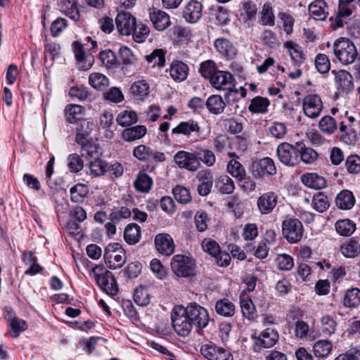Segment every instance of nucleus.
I'll return each instance as SVG.
<instances>
[{"mask_svg":"<svg viewBox=\"0 0 360 360\" xmlns=\"http://www.w3.org/2000/svg\"><path fill=\"white\" fill-rule=\"evenodd\" d=\"M171 318L174 330L182 337L188 336L193 327L197 331L205 328L210 321L207 310L196 302L175 307Z\"/></svg>","mask_w":360,"mask_h":360,"instance_id":"nucleus-1","label":"nucleus"},{"mask_svg":"<svg viewBox=\"0 0 360 360\" xmlns=\"http://www.w3.org/2000/svg\"><path fill=\"white\" fill-rule=\"evenodd\" d=\"M333 53L337 59L345 65L352 64L358 54L354 44L344 37L335 40L333 44Z\"/></svg>","mask_w":360,"mask_h":360,"instance_id":"nucleus-2","label":"nucleus"},{"mask_svg":"<svg viewBox=\"0 0 360 360\" xmlns=\"http://www.w3.org/2000/svg\"><path fill=\"white\" fill-rule=\"evenodd\" d=\"M282 233L289 243H297L303 236L302 223L295 217L287 216L282 222Z\"/></svg>","mask_w":360,"mask_h":360,"instance_id":"nucleus-3","label":"nucleus"},{"mask_svg":"<svg viewBox=\"0 0 360 360\" xmlns=\"http://www.w3.org/2000/svg\"><path fill=\"white\" fill-rule=\"evenodd\" d=\"M172 134H182L187 137L192 143L205 140L207 136L204 134L198 123L194 120L181 122L172 130Z\"/></svg>","mask_w":360,"mask_h":360,"instance_id":"nucleus-4","label":"nucleus"},{"mask_svg":"<svg viewBox=\"0 0 360 360\" xmlns=\"http://www.w3.org/2000/svg\"><path fill=\"white\" fill-rule=\"evenodd\" d=\"M103 258L110 269H117L126 262L125 251L120 243H110L105 247Z\"/></svg>","mask_w":360,"mask_h":360,"instance_id":"nucleus-5","label":"nucleus"},{"mask_svg":"<svg viewBox=\"0 0 360 360\" xmlns=\"http://www.w3.org/2000/svg\"><path fill=\"white\" fill-rule=\"evenodd\" d=\"M212 87L217 91H225L226 96L230 93H238L236 89V81L233 75L228 72L224 70L217 71V74L212 77L210 81Z\"/></svg>","mask_w":360,"mask_h":360,"instance_id":"nucleus-6","label":"nucleus"},{"mask_svg":"<svg viewBox=\"0 0 360 360\" xmlns=\"http://www.w3.org/2000/svg\"><path fill=\"white\" fill-rule=\"evenodd\" d=\"M299 141L295 144L287 142L280 143L276 149L277 157L286 166L295 167L299 165Z\"/></svg>","mask_w":360,"mask_h":360,"instance_id":"nucleus-7","label":"nucleus"},{"mask_svg":"<svg viewBox=\"0 0 360 360\" xmlns=\"http://www.w3.org/2000/svg\"><path fill=\"white\" fill-rule=\"evenodd\" d=\"M172 272L178 277L187 278L194 274V263L193 259L184 255L173 256L171 263Z\"/></svg>","mask_w":360,"mask_h":360,"instance_id":"nucleus-8","label":"nucleus"},{"mask_svg":"<svg viewBox=\"0 0 360 360\" xmlns=\"http://www.w3.org/2000/svg\"><path fill=\"white\" fill-rule=\"evenodd\" d=\"M200 352L208 360H233L231 352L224 347L209 342L201 345Z\"/></svg>","mask_w":360,"mask_h":360,"instance_id":"nucleus-9","label":"nucleus"},{"mask_svg":"<svg viewBox=\"0 0 360 360\" xmlns=\"http://www.w3.org/2000/svg\"><path fill=\"white\" fill-rule=\"evenodd\" d=\"M197 158L196 153L179 150L174 155L173 160L179 168L185 169L190 172H195L201 166Z\"/></svg>","mask_w":360,"mask_h":360,"instance_id":"nucleus-10","label":"nucleus"},{"mask_svg":"<svg viewBox=\"0 0 360 360\" xmlns=\"http://www.w3.org/2000/svg\"><path fill=\"white\" fill-rule=\"evenodd\" d=\"M302 104L304 114L311 119L317 118L323 109L322 100L318 94L305 96Z\"/></svg>","mask_w":360,"mask_h":360,"instance_id":"nucleus-11","label":"nucleus"},{"mask_svg":"<svg viewBox=\"0 0 360 360\" xmlns=\"http://www.w3.org/2000/svg\"><path fill=\"white\" fill-rule=\"evenodd\" d=\"M356 8L354 0H339L338 13L335 18H330L333 29L342 27L345 23L342 18L350 16Z\"/></svg>","mask_w":360,"mask_h":360,"instance_id":"nucleus-12","label":"nucleus"},{"mask_svg":"<svg viewBox=\"0 0 360 360\" xmlns=\"http://www.w3.org/2000/svg\"><path fill=\"white\" fill-rule=\"evenodd\" d=\"M279 338L278 332L271 328H267L264 330L258 337H255L254 350L259 352L261 348H269L273 347Z\"/></svg>","mask_w":360,"mask_h":360,"instance_id":"nucleus-13","label":"nucleus"},{"mask_svg":"<svg viewBox=\"0 0 360 360\" xmlns=\"http://www.w3.org/2000/svg\"><path fill=\"white\" fill-rule=\"evenodd\" d=\"M95 279L98 286L108 295L114 296L118 292V287L112 272L105 271L101 274H95Z\"/></svg>","mask_w":360,"mask_h":360,"instance_id":"nucleus-14","label":"nucleus"},{"mask_svg":"<svg viewBox=\"0 0 360 360\" xmlns=\"http://www.w3.org/2000/svg\"><path fill=\"white\" fill-rule=\"evenodd\" d=\"M117 31L122 35H129L136 25L135 18L128 12L118 13L115 18Z\"/></svg>","mask_w":360,"mask_h":360,"instance_id":"nucleus-15","label":"nucleus"},{"mask_svg":"<svg viewBox=\"0 0 360 360\" xmlns=\"http://www.w3.org/2000/svg\"><path fill=\"white\" fill-rule=\"evenodd\" d=\"M155 245L159 253L165 255H172L175 250V245L172 236L165 233H158L154 240Z\"/></svg>","mask_w":360,"mask_h":360,"instance_id":"nucleus-16","label":"nucleus"},{"mask_svg":"<svg viewBox=\"0 0 360 360\" xmlns=\"http://www.w3.org/2000/svg\"><path fill=\"white\" fill-rule=\"evenodd\" d=\"M4 311L5 317L11 329V336L14 338H17L20 333L27 328V324L25 321L15 317L11 307H6Z\"/></svg>","mask_w":360,"mask_h":360,"instance_id":"nucleus-17","label":"nucleus"},{"mask_svg":"<svg viewBox=\"0 0 360 360\" xmlns=\"http://www.w3.org/2000/svg\"><path fill=\"white\" fill-rule=\"evenodd\" d=\"M335 75V82L340 92L347 93L354 87L352 75L345 70L339 71L332 70Z\"/></svg>","mask_w":360,"mask_h":360,"instance_id":"nucleus-18","label":"nucleus"},{"mask_svg":"<svg viewBox=\"0 0 360 360\" xmlns=\"http://www.w3.org/2000/svg\"><path fill=\"white\" fill-rule=\"evenodd\" d=\"M214 46L217 51L226 60H233L237 56L238 50L236 46L226 38L217 39Z\"/></svg>","mask_w":360,"mask_h":360,"instance_id":"nucleus-19","label":"nucleus"},{"mask_svg":"<svg viewBox=\"0 0 360 360\" xmlns=\"http://www.w3.org/2000/svg\"><path fill=\"white\" fill-rule=\"evenodd\" d=\"M277 202V195L274 192H267L258 198L257 205L262 214H268L273 211Z\"/></svg>","mask_w":360,"mask_h":360,"instance_id":"nucleus-20","label":"nucleus"},{"mask_svg":"<svg viewBox=\"0 0 360 360\" xmlns=\"http://www.w3.org/2000/svg\"><path fill=\"white\" fill-rule=\"evenodd\" d=\"M202 4L196 1H190L184 7L183 10V17L190 23H195L198 22L202 17Z\"/></svg>","mask_w":360,"mask_h":360,"instance_id":"nucleus-21","label":"nucleus"},{"mask_svg":"<svg viewBox=\"0 0 360 360\" xmlns=\"http://www.w3.org/2000/svg\"><path fill=\"white\" fill-rule=\"evenodd\" d=\"M72 49L78 63H81L79 69L86 70L89 69L94 62V57L91 54H86L83 45L79 41L72 43Z\"/></svg>","mask_w":360,"mask_h":360,"instance_id":"nucleus-22","label":"nucleus"},{"mask_svg":"<svg viewBox=\"0 0 360 360\" xmlns=\"http://www.w3.org/2000/svg\"><path fill=\"white\" fill-rule=\"evenodd\" d=\"M308 11L313 19L323 21L328 15V6L323 0H314L309 5Z\"/></svg>","mask_w":360,"mask_h":360,"instance_id":"nucleus-23","label":"nucleus"},{"mask_svg":"<svg viewBox=\"0 0 360 360\" xmlns=\"http://www.w3.org/2000/svg\"><path fill=\"white\" fill-rule=\"evenodd\" d=\"M65 116L69 123H77L80 124L83 121H87L84 119L85 109L83 106L76 104L68 105L64 110Z\"/></svg>","mask_w":360,"mask_h":360,"instance_id":"nucleus-24","label":"nucleus"},{"mask_svg":"<svg viewBox=\"0 0 360 360\" xmlns=\"http://www.w3.org/2000/svg\"><path fill=\"white\" fill-rule=\"evenodd\" d=\"M150 19L158 31H164L171 25L169 15L162 10L153 9L150 11Z\"/></svg>","mask_w":360,"mask_h":360,"instance_id":"nucleus-25","label":"nucleus"},{"mask_svg":"<svg viewBox=\"0 0 360 360\" xmlns=\"http://www.w3.org/2000/svg\"><path fill=\"white\" fill-rule=\"evenodd\" d=\"M60 11L74 21L80 18L78 0H60L58 3Z\"/></svg>","mask_w":360,"mask_h":360,"instance_id":"nucleus-26","label":"nucleus"},{"mask_svg":"<svg viewBox=\"0 0 360 360\" xmlns=\"http://www.w3.org/2000/svg\"><path fill=\"white\" fill-rule=\"evenodd\" d=\"M300 178L304 185L312 189L321 190L327 186V180L326 178L317 173L311 172L303 174Z\"/></svg>","mask_w":360,"mask_h":360,"instance_id":"nucleus-27","label":"nucleus"},{"mask_svg":"<svg viewBox=\"0 0 360 360\" xmlns=\"http://www.w3.org/2000/svg\"><path fill=\"white\" fill-rule=\"evenodd\" d=\"M130 93L134 100L144 101L149 96V84L144 79L136 81L131 85Z\"/></svg>","mask_w":360,"mask_h":360,"instance_id":"nucleus-28","label":"nucleus"},{"mask_svg":"<svg viewBox=\"0 0 360 360\" xmlns=\"http://www.w3.org/2000/svg\"><path fill=\"white\" fill-rule=\"evenodd\" d=\"M93 123L89 121H83L76 127V143L82 147L91 141L90 136Z\"/></svg>","mask_w":360,"mask_h":360,"instance_id":"nucleus-29","label":"nucleus"},{"mask_svg":"<svg viewBox=\"0 0 360 360\" xmlns=\"http://www.w3.org/2000/svg\"><path fill=\"white\" fill-rule=\"evenodd\" d=\"M356 200L353 193L348 190L341 191L335 198L336 206L343 210H348L352 209Z\"/></svg>","mask_w":360,"mask_h":360,"instance_id":"nucleus-30","label":"nucleus"},{"mask_svg":"<svg viewBox=\"0 0 360 360\" xmlns=\"http://www.w3.org/2000/svg\"><path fill=\"white\" fill-rule=\"evenodd\" d=\"M169 74L175 82H183L188 77V67L181 61H174L170 65Z\"/></svg>","mask_w":360,"mask_h":360,"instance_id":"nucleus-31","label":"nucleus"},{"mask_svg":"<svg viewBox=\"0 0 360 360\" xmlns=\"http://www.w3.org/2000/svg\"><path fill=\"white\" fill-rule=\"evenodd\" d=\"M255 172L258 175L263 176L264 175H274L276 173V168L274 162L270 158H264L258 161L255 166Z\"/></svg>","mask_w":360,"mask_h":360,"instance_id":"nucleus-32","label":"nucleus"},{"mask_svg":"<svg viewBox=\"0 0 360 360\" xmlns=\"http://www.w3.org/2000/svg\"><path fill=\"white\" fill-rule=\"evenodd\" d=\"M299 163L300 162L307 165H311L317 160L318 153L312 148L307 147L303 142L299 141Z\"/></svg>","mask_w":360,"mask_h":360,"instance_id":"nucleus-33","label":"nucleus"},{"mask_svg":"<svg viewBox=\"0 0 360 360\" xmlns=\"http://www.w3.org/2000/svg\"><path fill=\"white\" fill-rule=\"evenodd\" d=\"M240 304L243 316L249 320H254L257 316V311L250 297L246 294L241 295Z\"/></svg>","mask_w":360,"mask_h":360,"instance_id":"nucleus-34","label":"nucleus"},{"mask_svg":"<svg viewBox=\"0 0 360 360\" xmlns=\"http://www.w3.org/2000/svg\"><path fill=\"white\" fill-rule=\"evenodd\" d=\"M146 132L147 129L145 126L137 125L124 129L122 137L124 141L131 142L143 138Z\"/></svg>","mask_w":360,"mask_h":360,"instance_id":"nucleus-35","label":"nucleus"},{"mask_svg":"<svg viewBox=\"0 0 360 360\" xmlns=\"http://www.w3.org/2000/svg\"><path fill=\"white\" fill-rule=\"evenodd\" d=\"M205 104L209 112L214 115L222 113L226 105L221 96L215 94L209 96Z\"/></svg>","mask_w":360,"mask_h":360,"instance_id":"nucleus-36","label":"nucleus"},{"mask_svg":"<svg viewBox=\"0 0 360 360\" xmlns=\"http://www.w3.org/2000/svg\"><path fill=\"white\" fill-rule=\"evenodd\" d=\"M153 181L151 177L144 172H139L134 181V186L141 193H148L151 189Z\"/></svg>","mask_w":360,"mask_h":360,"instance_id":"nucleus-37","label":"nucleus"},{"mask_svg":"<svg viewBox=\"0 0 360 360\" xmlns=\"http://www.w3.org/2000/svg\"><path fill=\"white\" fill-rule=\"evenodd\" d=\"M141 227L134 223L128 224L124 231V238L129 245L137 243L141 239Z\"/></svg>","mask_w":360,"mask_h":360,"instance_id":"nucleus-38","label":"nucleus"},{"mask_svg":"<svg viewBox=\"0 0 360 360\" xmlns=\"http://www.w3.org/2000/svg\"><path fill=\"white\" fill-rule=\"evenodd\" d=\"M22 261L26 265L29 266V268L25 272L27 275H35L42 270L41 266L37 263V258L34 256V253L31 251L23 252Z\"/></svg>","mask_w":360,"mask_h":360,"instance_id":"nucleus-39","label":"nucleus"},{"mask_svg":"<svg viewBox=\"0 0 360 360\" xmlns=\"http://www.w3.org/2000/svg\"><path fill=\"white\" fill-rule=\"evenodd\" d=\"M340 251L345 257L354 258L360 254V245L352 238L341 245Z\"/></svg>","mask_w":360,"mask_h":360,"instance_id":"nucleus-40","label":"nucleus"},{"mask_svg":"<svg viewBox=\"0 0 360 360\" xmlns=\"http://www.w3.org/2000/svg\"><path fill=\"white\" fill-rule=\"evenodd\" d=\"M333 349V344L329 340H320L313 345V352L316 357L323 359L328 356Z\"/></svg>","mask_w":360,"mask_h":360,"instance_id":"nucleus-41","label":"nucleus"},{"mask_svg":"<svg viewBox=\"0 0 360 360\" xmlns=\"http://www.w3.org/2000/svg\"><path fill=\"white\" fill-rule=\"evenodd\" d=\"M216 188L222 194L232 193L235 189V184L227 175L219 176L215 181Z\"/></svg>","mask_w":360,"mask_h":360,"instance_id":"nucleus-42","label":"nucleus"},{"mask_svg":"<svg viewBox=\"0 0 360 360\" xmlns=\"http://www.w3.org/2000/svg\"><path fill=\"white\" fill-rule=\"evenodd\" d=\"M284 46L288 49L291 59L298 65H300L304 61V56L303 54L302 48L292 41H286Z\"/></svg>","mask_w":360,"mask_h":360,"instance_id":"nucleus-43","label":"nucleus"},{"mask_svg":"<svg viewBox=\"0 0 360 360\" xmlns=\"http://www.w3.org/2000/svg\"><path fill=\"white\" fill-rule=\"evenodd\" d=\"M216 312L225 317H231L235 314V305L227 299H221L215 304Z\"/></svg>","mask_w":360,"mask_h":360,"instance_id":"nucleus-44","label":"nucleus"},{"mask_svg":"<svg viewBox=\"0 0 360 360\" xmlns=\"http://www.w3.org/2000/svg\"><path fill=\"white\" fill-rule=\"evenodd\" d=\"M259 22L264 26H274L275 25V16L273 8L269 3L263 5L262 10L259 13Z\"/></svg>","mask_w":360,"mask_h":360,"instance_id":"nucleus-45","label":"nucleus"},{"mask_svg":"<svg viewBox=\"0 0 360 360\" xmlns=\"http://www.w3.org/2000/svg\"><path fill=\"white\" fill-rule=\"evenodd\" d=\"M335 227L340 236H349L356 230V224L349 219H345L337 221Z\"/></svg>","mask_w":360,"mask_h":360,"instance_id":"nucleus-46","label":"nucleus"},{"mask_svg":"<svg viewBox=\"0 0 360 360\" xmlns=\"http://www.w3.org/2000/svg\"><path fill=\"white\" fill-rule=\"evenodd\" d=\"M269 105L270 102L267 98L256 96L251 100L248 110L252 113H264Z\"/></svg>","mask_w":360,"mask_h":360,"instance_id":"nucleus-47","label":"nucleus"},{"mask_svg":"<svg viewBox=\"0 0 360 360\" xmlns=\"http://www.w3.org/2000/svg\"><path fill=\"white\" fill-rule=\"evenodd\" d=\"M71 200L76 203L83 202L89 193L87 186L77 184L70 190Z\"/></svg>","mask_w":360,"mask_h":360,"instance_id":"nucleus-48","label":"nucleus"},{"mask_svg":"<svg viewBox=\"0 0 360 360\" xmlns=\"http://www.w3.org/2000/svg\"><path fill=\"white\" fill-rule=\"evenodd\" d=\"M360 304V290L357 288L348 289L344 295L343 304L347 307H356Z\"/></svg>","mask_w":360,"mask_h":360,"instance_id":"nucleus-49","label":"nucleus"},{"mask_svg":"<svg viewBox=\"0 0 360 360\" xmlns=\"http://www.w3.org/2000/svg\"><path fill=\"white\" fill-rule=\"evenodd\" d=\"M89 84L95 89L102 91L109 85L108 78L99 72L91 73L89 77Z\"/></svg>","mask_w":360,"mask_h":360,"instance_id":"nucleus-50","label":"nucleus"},{"mask_svg":"<svg viewBox=\"0 0 360 360\" xmlns=\"http://www.w3.org/2000/svg\"><path fill=\"white\" fill-rule=\"evenodd\" d=\"M226 170L233 177L238 181H243L245 176V170L244 167L238 161L232 159L227 164Z\"/></svg>","mask_w":360,"mask_h":360,"instance_id":"nucleus-51","label":"nucleus"},{"mask_svg":"<svg viewBox=\"0 0 360 360\" xmlns=\"http://www.w3.org/2000/svg\"><path fill=\"white\" fill-rule=\"evenodd\" d=\"M218 67L215 62L212 60H207L200 65L199 72L201 75L209 80L212 79V77L217 74V71H219Z\"/></svg>","mask_w":360,"mask_h":360,"instance_id":"nucleus-52","label":"nucleus"},{"mask_svg":"<svg viewBox=\"0 0 360 360\" xmlns=\"http://www.w3.org/2000/svg\"><path fill=\"white\" fill-rule=\"evenodd\" d=\"M311 205L316 211L323 212L329 208L330 202L326 195L322 192H319L314 195Z\"/></svg>","mask_w":360,"mask_h":360,"instance_id":"nucleus-53","label":"nucleus"},{"mask_svg":"<svg viewBox=\"0 0 360 360\" xmlns=\"http://www.w3.org/2000/svg\"><path fill=\"white\" fill-rule=\"evenodd\" d=\"M99 59L106 68H115L119 65L115 53L110 49L101 51Z\"/></svg>","mask_w":360,"mask_h":360,"instance_id":"nucleus-54","label":"nucleus"},{"mask_svg":"<svg viewBox=\"0 0 360 360\" xmlns=\"http://www.w3.org/2000/svg\"><path fill=\"white\" fill-rule=\"evenodd\" d=\"M319 128L323 133L330 135L337 129V122L333 117L326 115L320 120Z\"/></svg>","mask_w":360,"mask_h":360,"instance_id":"nucleus-55","label":"nucleus"},{"mask_svg":"<svg viewBox=\"0 0 360 360\" xmlns=\"http://www.w3.org/2000/svg\"><path fill=\"white\" fill-rule=\"evenodd\" d=\"M116 121L122 127L131 126L137 122V115L134 111L124 110L117 115Z\"/></svg>","mask_w":360,"mask_h":360,"instance_id":"nucleus-56","label":"nucleus"},{"mask_svg":"<svg viewBox=\"0 0 360 360\" xmlns=\"http://www.w3.org/2000/svg\"><path fill=\"white\" fill-rule=\"evenodd\" d=\"M195 153L198 155L197 158L199 160V163L201 164V162H202L208 167L212 166L214 164L216 160L215 155L212 150L203 148H198Z\"/></svg>","mask_w":360,"mask_h":360,"instance_id":"nucleus-57","label":"nucleus"},{"mask_svg":"<svg viewBox=\"0 0 360 360\" xmlns=\"http://www.w3.org/2000/svg\"><path fill=\"white\" fill-rule=\"evenodd\" d=\"M345 167L348 173L357 174L360 173V156L358 155H350L346 158Z\"/></svg>","mask_w":360,"mask_h":360,"instance_id":"nucleus-58","label":"nucleus"},{"mask_svg":"<svg viewBox=\"0 0 360 360\" xmlns=\"http://www.w3.org/2000/svg\"><path fill=\"white\" fill-rule=\"evenodd\" d=\"M314 64L317 71L321 74L327 73L330 70V62L326 54H317L315 58Z\"/></svg>","mask_w":360,"mask_h":360,"instance_id":"nucleus-59","label":"nucleus"},{"mask_svg":"<svg viewBox=\"0 0 360 360\" xmlns=\"http://www.w3.org/2000/svg\"><path fill=\"white\" fill-rule=\"evenodd\" d=\"M134 300L140 306L148 305L150 302V294L148 290L143 286L136 288L134 292Z\"/></svg>","mask_w":360,"mask_h":360,"instance_id":"nucleus-60","label":"nucleus"},{"mask_svg":"<svg viewBox=\"0 0 360 360\" xmlns=\"http://www.w3.org/2000/svg\"><path fill=\"white\" fill-rule=\"evenodd\" d=\"M175 200L181 204H186L191 201V196L188 189L181 186H176L172 190Z\"/></svg>","mask_w":360,"mask_h":360,"instance_id":"nucleus-61","label":"nucleus"},{"mask_svg":"<svg viewBox=\"0 0 360 360\" xmlns=\"http://www.w3.org/2000/svg\"><path fill=\"white\" fill-rule=\"evenodd\" d=\"M146 60L153 67H162L165 63V52L162 49H155L150 55L146 56Z\"/></svg>","mask_w":360,"mask_h":360,"instance_id":"nucleus-62","label":"nucleus"},{"mask_svg":"<svg viewBox=\"0 0 360 360\" xmlns=\"http://www.w3.org/2000/svg\"><path fill=\"white\" fill-rule=\"evenodd\" d=\"M107 163L98 158L91 161L89 164L90 174L93 176H98L103 175L107 171Z\"/></svg>","mask_w":360,"mask_h":360,"instance_id":"nucleus-63","label":"nucleus"},{"mask_svg":"<svg viewBox=\"0 0 360 360\" xmlns=\"http://www.w3.org/2000/svg\"><path fill=\"white\" fill-rule=\"evenodd\" d=\"M201 246L202 250L209 255L217 257L220 253V246L217 241L211 238H205L202 243Z\"/></svg>","mask_w":360,"mask_h":360,"instance_id":"nucleus-64","label":"nucleus"}]
</instances>
